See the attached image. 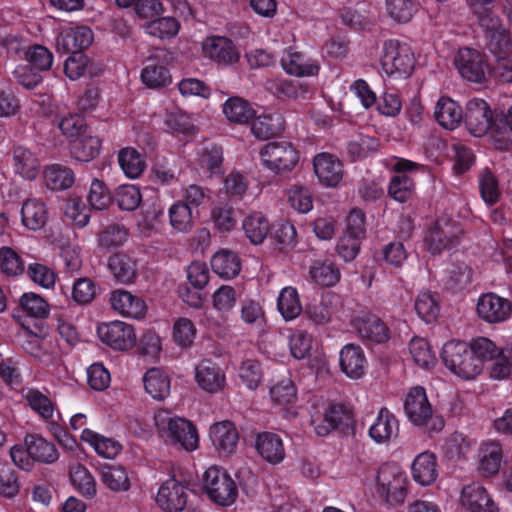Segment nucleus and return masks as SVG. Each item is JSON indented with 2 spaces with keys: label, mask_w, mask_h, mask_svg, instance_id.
Listing matches in <instances>:
<instances>
[{
  "label": "nucleus",
  "mask_w": 512,
  "mask_h": 512,
  "mask_svg": "<svg viewBox=\"0 0 512 512\" xmlns=\"http://www.w3.org/2000/svg\"><path fill=\"white\" fill-rule=\"evenodd\" d=\"M463 230L457 221L447 217H440L428 231L425 241L432 254H440L450 250L460 242Z\"/></svg>",
  "instance_id": "7"
},
{
  "label": "nucleus",
  "mask_w": 512,
  "mask_h": 512,
  "mask_svg": "<svg viewBox=\"0 0 512 512\" xmlns=\"http://www.w3.org/2000/svg\"><path fill=\"white\" fill-rule=\"evenodd\" d=\"M476 16L479 26L483 29L485 37L505 29L500 17L488 5L470 6Z\"/></svg>",
  "instance_id": "50"
},
{
  "label": "nucleus",
  "mask_w": 512,
  "mask_h": 512,
  "mask_svg": "<svg viewBox=\"0 0 512 512\" xmlns=\"http://www.w3.org/2000/svg\"><path fill=\"white\" fill-rule=\"evenodd\" d=\"M0 269L7 276H17L24 271V262L21 256L12 248H0Z\"/></svg>",
  "instance_id": "64"
},
{
  "label": "nucleus",
  "mask_w": 512,
  "mask_h": 512,
  "mask_svg": "<svg viewBox=\"0 0 512 512\" xmlns=\"http://www.w3.org/2000/svg\"><path fill=\"white\" fill-rule=\"evenodd\" d=\"M377 493L389 505L403 503L407 495V476L396 463L380 466L376 477Z\"/></svg>",
  "instance_id": "3"
},
{
  "label": "nucleus",
  "mask_w": 512,
  "mask_h": 512,
  "mask_svg": "<svg viewBox=\"0 0 512 512\" xmlns=\"http://www.w3.org/2000/svg\"><path fill=\"white\" fill-rule=\"evenodd\" d=\"M179 27L180 24L175 18L162 17L148 22L145 30L149 35L164 39L175 36L179 31Z\"/></svg>",
  "instance_id": "60"
},
{
  "label": "nucleus",
  "mask_w": 512,
  "mask_h": 512,
  "mask_svg": "<svg viewBox=\"0 0 512 512\" xmlns=\"http://www.w3.org/2000/svg\"><path fill=\"white\" fill-rule=\"evenodd\" d=\"M141 79L149 88H161L170 84L171 75L165 66L150 63L143 68Z\"/></svg>",
  "instance_id": "53"
},
{
  "label": "nucleus",
  "mask_w": 512,
  "mask_h": 512,
  "mask_svg": "<svg viewBox=\"0 0 512 512\" xmlns=\"http://www.w3.org/2000/svg\"><path fill=\"white\" fill-rule=\"evenodd\" d=\"M340 366L350 378L359 379L365 372L366 358L360 346L345 345L340 352Z\"/></svg>",
  "instance_id": "26"
},
{
  "label": "nucleus",
  "mask_w": 512,
  "mask_h": 512,
  "mask_svg": "<svg viewBox=\"0 0 512 512\" xmlns=\"http://www.w3.org/2000/svg\"><path fill=\"white\" fill-rule=\"evenodd\" d=\"M45 184L51 190H65L75 181L71 168L61 164H52L44 170Z\"/></svg>",
  "instance_id": "40"
},
{
  "label": "nucleus",
  "mask_w": 512,
  "mask_h": 512,
  "mask_svg": "<svg viewBox=\"0 0 512 512\" xmlns=\"http://www.w3.org/2000/svg\"><path fill=\"white\" fill-rule=\"evenodd\" d=\"M210 438L221 454H231L236 450L239 436L234 424L230 421L215 423L210 428Z\"/></svg>",
  "instance_id": "23"
},
{
  "label": "nucleus",
  "mask_w": 512,
  "mask_h": 512,
  "mask_svg": "<svg viewBox=\"0 0 512 512\" xmlns=\"http://www.w3.org/2000/svg\"><path fill=\"white\" fill-rule=\"evenodd\" d=\"M24 59L29 63V65L42 72L51 68L53 63V54L43 45H29L25 50Z\"/></svg>",
  "instance_id": "55"
},
{
  "label": "nucleus",
  "mask_w": 512,
  "mask_h": 512,
  "mask_svg": "<svg viewBox=\"0 0 512 512\" xmlns=\"http://www.w3.org/2000/svg\"><path fill=\"white\" fill-rule=\"evenodd\" d=\"M281 66L286 73L296 77L314 76L319 71V66L315 61L306 59L305 56L288 48L281 57Z\"/></svg>",
  "instance_id": "22"
},
{
  "label": "nucleus",
  "mask_w": 512,
  "mask_h": 512,
  "mask_svg": "<svg viewBox=\"0 0 512 512\" xmlns=\"http://www.w3.org/2000/svg\"><path fill=\"white\" fill-rule=\"evenodd\" d=\"M223 113L230 122L246 124L254 117L255 111L248 101L235 96L224 103Z\"/></svg>",
  "instance_id": "43"
},
{
  "label": "nucleus",
  "mask_w": 512,
  "mask_h": 512,
  "mask_svg": "<svg viewBox=\"0 0 512 512\" xmlns=\"http://www.w3.org/2000/svg\"><path fill=\"white\" fill-rule=\"evenodd\" d=\"M313 167L319 181L329 187L337 186L343 178V164L330 153H319L314 157Z\"/></svg>",
  "instance_id": "17"
},
{
  "label": "nucleus",
  "mask_w": 512,
  "mask_h": 512,
  "mask_svg": "<svg viewBox=\"0 0 512 512\" xmlns=\"http://www.w3.org/2000/svg\"><path fill=\"white\" fill-rule=\"evenodd\" d=\"M414 190L413 180L406 174L395 175L391 178L388 194L398 202H406Z\"/></svg>",
  "instance_id": "63"
},
{
  "label": "nucleus",
  "mask_w": 512,
  "mask_h": 512,
  "mask_svg": "<svg viewBox=\"0 0 512 512\" xmlns=\"http://www.w3.org/2000/svg\"><path fill=\"white\" fill-rule=\"evenodd\" d=\"M211 220L216 230L226 233L236 226V212L229 204H219L211 210Z\"/></svg>",
  "instance_id": "54"
},
{
  "label": "nucleus",
  "mask_w": 512,
  "mask_h": 512,
  "mask_svg": "<svg viewBox=\"0 0 512 512\" xmlns=\"http://www.w3.org/2000/svg\"><path fill=\"white\" fill-rule=\"evenodd\" d=\"M479 318L488 324H501L512 316V302L494 292L482 294L476 305Z\"/></svg>",
  "instance_id": "8"
},
{
  "label": "nucleus",
  "mask_w": 512,
  "mask_h": 512,
  "mask_svg": "<svg viewBox=\"0 0 512 512\" xmlns=\"http://www.w3.org/2000/svg\"><path fill=\"white\" fill-rule=\"evenodd\" d=\"M486 40L487 49L494 58L512 55V41L506 28L486 36Z\"/></svg>",
  "instance_id": "61"
},
{
  "label": "nucleus",
  "mask_w": 512,
  "mask_h": 512,
  "mask_svg": "<svg viewBox=\"0 0 512 512\" xmlns=\"http://www.w3.org/2000/svg\"><path fill=\"white\" fill-rule=\"evenodd\" d=\"M502 449L499 443L490 442L481 446L479 451V470L486 476L496 474L501 466Z\"/></svg>",
  "instance_id": "41"
},
{
  "label": "nucleus",
  "mask_w": 512,
  "mask_h": 512,
  "mask_svg": "<svg viewBox=\"0 0 512 512\" xmlns=\"http://www.w3.org/2000/svg\"><path fill=\"white\" fill-rule=\"evenodd\" d=\"M25 445L29 456L35 461L49 464L55 462L59 457L55 445L43 437L27 435Z\"/></svg>",
  "instance_id": "32"
},
{
  "label": "nucleus",
  "mask_w": 512,
  "mask_h": 512,
  "mask_svg": "<svg viewBox=\"0 0 512 512\" xmlns=\"http://www.w3.org/2000/svg\"><path fill=\"white\" fill-rule=\"evenodd\" d=\"M101 481L112 491H127L130 488L128 473L123 466L105 464L99 468Z\"/></svg>",
  "instance_id": "38"
},
{
  "label": "nucleus",
  "mask_w": 512,
  "mask_h": 512,
  "mask_svg": "<svg viewBox=\"0 0 512 512\" xmlns=\"http://www.w3.org/2000/svg\"><path fill=\"white\" fill-rule=\"evenodd\" d=\"M169 221L174 230L182 233L190 232L194 227L192 208L183 201L175 202L169 208Z\"/></svg>",
  "instance_id": "45"
},
{
  "label": "nucleus",
  "mask_w": 512,
  "mask_h": 512,
  "mask_svg": "<svg viewBox=\"0 0 512 512\" xmlns=\"http://www.w3.org/2000/svg\"><path fill=\"white\" fill-rule=\"evenodd\" d=\"M379 140L368 135H359L347 143V154L352 161L366 158L377 151Z\"/></svg>",
  "instance_id": "49"
},
{
  "label": "nucleus",
  "mask_w": 512,
  "mask_h": 512,
  "mask_svg": "<svg viewBox=\"0 0 512 512\" xmlns=\"http://www.w3.org/2000/svg\"><path fill=\"white\" fill-rule=\"evenodd\" d=\"M146 392L156 400H163L170 393V379L158 368L148 370L143 378Z\"/></svg>",
  "instance_id": "37"
},
{
  "label": "nucleus",
  "mask_w": 512,
  "mask_h": 512,
  "mask_svg": "<svg viewBox=\"0 0 512 512\" xmlns=\"http://www.w3.org/2000/svg\"><path fill=\"white\" fill-rule=\"evenodd\" d=\"M454 63L463 78L476 83L485 80L488 65L479 51L461 48L455 56Z\"/></svg>",
  "instance_id": "10"
},
{
  "label": "nucleus",
  "mask_w": 512,
  "mask_h": 512,
  "mask_svg": "<svg viewBox=\"0 0 512 512\" xmlns=\"http://www.w3.org/2000/svg\"><path fill=\"white\" fill-rule=\"evenodd\" d=\"M264 167L276 174L291 172L299 162V152L292 143L273 141L265 144L259 152Z\"/></svg>",
  "instance_id": "4"
},
{
  "label": "nucleus",
  "mask_w": 512,
  "mask_h": 512,
  "mask_svg": "<svg viewBox=\"0 0 512 512\" xmlns=\"http://www.w3.org/2000/svg\"><path fill=\"white\" fill-rule=\"evenodd\" d=\"M278 309L286 320H293L302 312L298 292L293 287H285L278 297Z\"/></svg>",
  "instance_id": "47"
},
{
  "label": "nucleus",
  "mask_w": 512,
  "mask_h": 512,
  "mask_svg": "<svg viewBox=\"0 0 512 512\" xmlns=\"http://www.w3.org/2000/svg\"><path fill=\"white\" fill-rule=\"evenodd\" d=\"M23 398L27 402L28 406L42 418L49 419L52 417L54 412L53 403L47 395L38 389H24Z\"/></svg>",
  "instance_id": "48"
},
{
  "label": "nucleus",
  "mask_w": 512,
  "mask_h": 512,
  "mask_svg": "<svg viewBox=\"0 0 512 512\" xmlns=\"http://www.w3.org/2000/svg\"><path fill=\"white\" fill-rule=\"evenodd\" d=\"M463 120L472 135L481 137L492 127V111L486 101L474 98L467 103Z\"/></svg>",
  "instance_id": "13"
},
{
  "label": "nucleus",
  "mask_w": 512,
  "mask_h": 512,
  "mask_svg": "<svg viewBox=\"0 0 512 512\" xmlns=\"http://www.w3.org/2000/svg\"><path fill=\"white\" fill-rule=\"evenodd\" d=\"M80 437L82 441L92 446L98 455L105 458H114L122 448L116 440L104 437L90 429H83Z\"/></svg>",
  "instance_id": "35"
},
{
  "label": "nucleus",
  "mask_w": 512,
  "mask_h": 512,
  "mask_svg": "<svg viewBox=\"0 0 512 512\" xmlns=\"http://www.w3.org/2000/svg\"><path fill=\"white\" fill-rule=\"evenodd\" d=\"M101 147V141L95 136L82 135L71 142L70 152L79 161L88 162L92 160Z\"/></svg>",
  "instance_id": "44"
},
{
  "label": "nucleus",
  "mask_w": 512,
  "mask_h": 512,
  "mask_svg": "<svg viewBox=\"0 0 512 512\" xmlns=\"http://www.w3.org/2000/svg\"><path fill=\"white\" fill-rule=\"evenodd\" d=\"M159 434L173 444L179 445L186 451H194L198 447L199 436L194 424L190 421L173 416L168 410H159L154 416Z\"/></svg>",
  "instance_id": "1"
},
{
  "label": "nucleus",
  "mask_w": 512,
  "mask_h": 512,
  "mask_svg": "<svg viewBox=\"0 0 512 512\" xmlns=\"http://www.w3.org/2000/svg\"><path fill=\"white\" fill-rule=\"evenodd\" d=\"M245 235L253 244H261L270 229L267 218L261 212H252L242 223Z\"/></svg>",
  "instance_id": "42"
},
{
  "label": "nucleus",
  "mask_w": 512,
  "mask_h": 512,
  "mask_svg": "<svg viewBox=\"0 0 512 512\" xmlns=\"http://www.w3.org/2000/svg\"><path fill=\"white\" fill-rule=\"evenodd\" d=\"M212 270L224 279L237 276L241 270V262L237 253L222 249L216 252L211 259Z\"/></svg>",
  "instance_id": "30"
},
{
  "label": "nucleus",
  "mask_w": 512,
  "mask_h": 512,
  "mask_svg": "<svg viewBox=\"0 0 512 512\" xmlns=\"http://www.w3.org/2000/svg\"><path fill=\"white\" fill-rule=\"evenodd\" d=\"M442 359L451 372L463 379H474L482 371L480 361L465 342H447L442 349Z\"/></svg>",
  "instance_id": "2"
},
{
  "label": "nucleus",
  "mask_w": 512,
  "mask_h": 512,
  "mask_svg": "<svg viewBox=\"0 0 512 512\" xmlns=\"http://www.w3.org/2000/svg\"><path fill=\"white\" fill-rule=\"evenodd\" d=\"M21 221L29 230L42 229L48 221V210L45 203L35 198L24 201L21 208Z\"/></svg>",
  "instance_id": "28"
},
{
  "label": "nucleus",
  "mask_w": 512,
  "mask_h": 512,
  "mask_svg": "<svg viewBox=\"0 0 512 512\" xmlns=\"http://www.w3.org/2000/svg\"><path fill=\"white\" fill-rule=\"evenodd\" d=\"M479 190L481 198L488 205H494L500 199V189L496 176L489 169H483L479 174Z\"/></svg>",
  "instance_id": "52"
},
{
  "label": "nucleus",
  "mask_w": 512,
  "mask_h": 512,
  "mask_svg": "<svg viewBox=\"0 0 512 512\" xmlns=\"http://www.w3.org/2000/svg\"><path fill=\"white\" fill-rule=\"evenodd\" d=\"M187 502V487L174 477L162 483L156 496V503L164 512H181Z\"/></svg>",
  "instance_id": "12"
},
{
  "label": "nucleus",
  "mask_w": 512,
  "mask_h": 512,
  "mask_svg": "<svg viewBox=\"0 0 512 512\" xmlns=\"http://www.w3.org/2000/svg\"><path fill=\"white\" fill-rule=\"evenodd\" d=\"M255 449L257 453L270 464H278L285 458L283 441L278 434L272 432L257 434Z\"/></svg>",
  "instance_id": "21"
},
{
  "label": "nucleus",
  "mask_w": 512,
  "mask_h": 512,
  "mask_svg": "<svg viewBox=\"0 0 512 512\" xmlns=\"http://www.w3.org/2000/svg\"><path fill=\"white\" fill-rule=\"evenodd\" d=\"M205 57L220 65H232L239 60V52L233 42L221 36L207 38L203 43Z\"/></svg>",
  "instance_id": "18"
},
{
  "label": "nucleus",
  "mask_w": 512,
  "mask_h": 512,
  "mask_svg": "<svg viewBox=\"0 0 512 512\" xmlns=\"http://www.w3.org/2000/svg\"><path fill=\"white\" fill-rule=\"evenodd\" d=\"M386 10L395 22L407 23L412 19L417 7L411 0H386Z\"/></svg>",
  "instance_id": "62"
},
{
  "label": "nucleus",
  "mask_w": 512,
  "mask_h": 512,
  "mask_svg": "<svg viewBox=\"0 0 512 512\" xmlns=\"http://www.w3.org/2000/svg\"><path fill=\"white\" fill-rule=\"evenodd\" d=\"M128 239V229L119 223L107 225L98 234V245L110 249L122 246Z\"/></svg>",
  "instance_id": "51"
},
{
  "label": "nucleus",
  "mask_w": 512,
  "mask_h": 512,
  "mask_svg": "<svg viewBox=\"0 0 512 512\" xmlns=\"http://www.w3.org/2000/svg\"><path fill=\"white\" fill-rule=\"evenodd\" d=\"M434 117L443 128L454 130L463 120V111L456 101L441 97L435 105Z\"/></svg>",
  "instance_id": "25"
},
{
  "label": "nucleus",
  "mask_w": 512,
  "mask_h": 512,
  "mask_svg": "<svg viewBox=\"0 0 512 512\" xmlns=\"http://www.w3.org/2000/svg\"><path fill=\"white\" fill-rule=\"evenodd\" d=\"M309 274L317 284L325 287L334 286L340 280L339 269L329 261H315Z\"/></svg>",
  "instance_id": "46"
},
{
  "label": "nucleus",
  "mask_w": 512,
  "mask_h": 512,
  "mask_svg": "<svg viewBox=\"0 0 512 512\" xmlns=\"http://www.w3.org/2000/svg\"><path fill=\"white\" fill-rule=\"evenodd\" d=\"M92 42V30L87 26H78L62 31L56 39V48L62 53H82Z\"/></svg>",
  "instance_id": "15"
},
{
  "label": "nucleus",
  "mask_w": 512,
  "mask_h": 512,
  "mask_svg": "<svg viewBox=\"0 0 512 512\" xmlns=\"http://www.w3.org/2000/svg\"><path fill=\"white\" fill-rule=\"evenodd\" d=\"M283 130V119L279 114L260 115L253 120L251 125L253 135L261 140L272 138Z\"/></svg>",
  "instance_id": "36"
},
{
  "label": "nucleus",
  "mask_w": 512,
  "mask_h": 512,
  "mask_svg": "<svg viewBox=\"0 0 512 512\" xmlns=\"http://www.w3.org/2000/svg\"><path fill=\"white\" fill-rule=\"evenodd\" d=\"M70 478L73 486L84 496L93 497L96 494L94 477L84 466L73 467L70 471Z\"/></svg>",
  "instance_id": "58"
},
{
  "label": "nucleus",
  "mask_w": 512,
  "mask_h": 512,
  "mask_svg": "<svg viewBox=\"0 0 512 512\" xmlns=\"http://www.w3.org/2000/svg\"><path fill=\"white\" fill-rule=\"evenodd\" d=\"M195 378L198 385L210 393L219 392L226 383L224 371L210 360H203L196 367Z\"/></svg>",
  "instance_id": "20"
},
{
  "label": "nucleus",
  "mask_w": 512,
  "mask_h": 512,
  "mask_svg": "<svg viewBox=\"0 0 512 512\" xmlns=\"http://www.w3.org/2000/svg\"><path fill=\"white\" fill-rule=\"evenodd\" d=\"M460 502L470 512H499L486 489L476 482L462 488Z\"/></svg>",
  "instance_id": "19"
},
{
  "label": "nucleus",
  "mask_w": 512,
  "mask_h": 512,
  "mask_svg": "<svg viewBox=\"0 0 512 512\" xmlns=\"http://www.w3.org/2000/svg\"><path fill=\"white\" fill-rule=\"evenodd\" d=\"M410 353L415 363L422 368H429L436 363L435 353L427 340L423 338H413L409 344Z\"/></svg>",
  "instance_id": "57"
},
{
  "label": "nucleus",
  "mask_w": 512,
  "mask_h": 512,
  "mask_svg": "<svg viewBox=\"0 0 512 512\" xmlns=\"http://www.w3.org/2000/svg\"><path fill=\"white\" fill-rule=\"evenodd\" d=\"M398 432V420L387 409L381 408L377 419L369 429L370 436L378 443H383Z\"/></svg>",
  "instance_id": "34"
},
{
  "label": "nucleus",
  "mask_w": 512,
  "mask_h": 512,
  "mask_svg": "<svg viewBox=\"0 0 512 512\" xmlns=\"http://www.w3.org/2000/svg\"><path fill=\"white\" fill-rule=\"evenodd\" d=\"M108 269L114 279L122 284L133 282L137 274L136 262L124 253H116L110 256Z\"/></svg>",
  "instance_id": "31"
},
{
  "label": "nucleus",
  "mask_w": 512,
  "mask_h": 512,
  "mask_svg": "<svg viewBox=\"0 0 512 512\" xmlns=\"http://www.w3.org/2000/svg\"><path fill=\"white\" fill-rule=\"evenodd\" d=\"M97 334L103 343L119 351L132 348L136 342L133 326L122 321L98 325Z\"/></svg>",
  "instance_id": "9"
},
{
  "label": "nucleus",
  "mask_w": 512,
  "mask_h": 512,
  "mask_svg": "<svg viewBox=\"0 0 512 512\" xmlns=\"http://www.w3.org/2000/svg\"><path fill=\"white\" fill-rule=\"evenodd\" d=\"M323 421L326 422L325 425L317 423L316 426L319 436H326L334 429L348 427L352 423V414L343 404H334L323 413Z\"/></svg>",
  "instance_id": "27"
},
{
  "label": "nucleus",
  "mask_w": 512,
  "mask_h": 512,
  "mask_svg": "<svg viewBox=\"0 0 512 512\" xmlns=\"http://www.w3.org/2000/svg\"><path fill=\"white\" fill-rule=\"evenodd\" d=\"M23 313L27 317L43 319L49 314V305L44 298L36 293H24L19 299V307L14 313V317L21 321Z\"/></svg>",
  "instance_id": "33"
},
{
  "label": "nucleus",
  "mask_w": 512,
  "mask_h": 512,
  "mask_svg": "<svg viewBox=\"0 0 512 512\" xmlns=\"http://www.w3.org/2000/svg\"><path fill=\"white\" fill-rule=\"evenodd\" d=\"M414 64V55L407 44L397 40L384 43L381 65L388 76L407 78L412 73Z\"/></svg>",
  "instance_id": "5"
},
{
  "label": "nucleus",
  "mask_w": 512,
  "mask_h": 512,
  "mask_svg": "<svg viewBox=\"0 0 512 512\" xmlns=\"http://www.w3.org/2000/svg\"><path fill=\"white\" fill-rule=\"evenodd\" d=\"M404 411L415 426H427L433 421V409L423 387L410 389L404 402Z\"/></svg>",
  "instance_id": "11"
},
{
  "label": "nucleus",
  "mask_w": 512,
  "mask_h": 512,
  "mask_svg": "<svg viewBox=\"0 0 512 512\" xmlns=\"http://www.w3.org/2000/svg\"><path fill=\"white\" fill-rule=\"evenodd\" d=\"M415 310L420 318L426 323H430L439 314L438 299L429 291L421 292L415 300Z\"/></svg>",
  "instance_id": "56"
},
{
  "label": "nucleus",
  "mask_w": 512,
  "mask_h": 512,
  "mask_svg": "<svg viewBox=\"0 0 512 512\" xmlns=\"http://www.w3.org/2000/svg\"><path fill=\"white\" fill-rule=\"evenodd\" d=\"M305 313L314 324L326 325L334 313L332 297L327 295L322 297L320 302L308 305Z\"/></svg>",
  "instance_id": "59"
},
{
  "label": "nucleus",
  "mask_w": 512,
  "mask_h": 512,
  "mask_svg": "<svg viewBox=\"0 0 512 512\" xmlns=\"http://www.w3.org/2000/svg\"><path fill=\"white\" fill-rule=\"evenodd\" d=\"M13 166L15 172L26 180H34L40 168V163L30 149L23 146H16L13 149Z\"/></svg>",
  "instance_id": "29"
},
{
  "label": "nucleus",
  "mask_w": 512,
  "mask_h": 512,
  "mask_svg": "<svg viewBox=\"0 0 512 512\" xmlns=\"http://www.w3.org/2000/svg\"><path fill=\"white\" fill-rule=\"evenodd\" d=\"M203 491L209 499L222 506L232 505L238 496L235 481L216 466L209 467L203 475Z\"/></svg>",
  "instance_id": "6"
},
{
  "label": "nucleus",
  "mask_w": 512,
  "mask_h": 512,
  "mask_svg": "<svg viewBox=\"0 0 512 512\" xmlns=\"http://www.w3.org/2000/svg\"><path fill=\"white\" fill-rule=\"evenodd\" d=\"M118 163L124 174L131 179L138 178L146 167L144 156L133 147H125L118 152Z\"/></svg>",
  "instance_id": "39"
},
{
  "label": "nucleus",
  "mask_w": 512,
  "mask_h": 512,
  "mask_svg": "<svg viewBox=\"0 0 512 512\" xmlns=\"http://www.w3.org/2000/svg\"><path fill=\"white\" fill-rule=\"evenodd\" d=\"M359 338L365 343L380 344L389 339V329L375 314L366 312L353 320Z\"/></svg>",
  "instance_id": "14"
},
{
  "label": "nucleus",
  "mask_w": 512,
  "mask_h": 512,
  "mask_svg": "<svg viewBox=\"0 0 512 512\" xmlns=\"http://www.w3.org/2000/svg\"><path fill=\"white\" fill-rule=\"evenodd\" d=\"M110 303L115 312L128 318L141 319L147 312V306L141 297L123 289L111 293Z\"/></svg>",
  "instance_id": "16"
},
{
  "label": "nucleus",
  "mask_w": 512,
  "mask_h": 512,
  "mask_svg": "<svg viewBox=\"0 0 512 512\" xmlns=\"http://www.w3.org/2000/svg\"><path fill=\"white\" fill-rule=\"evenodd\" d=\"M412 477L418 484L429 486L438 477V463L434 453L425 451L420 453L412 464Z\"/></svg>",
  "instance_id": "24"
}]
</instances>
